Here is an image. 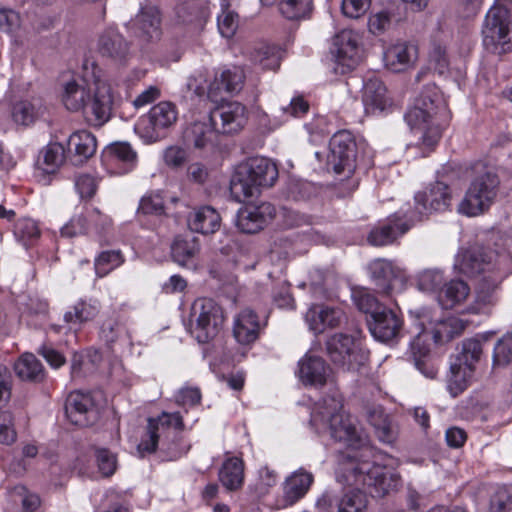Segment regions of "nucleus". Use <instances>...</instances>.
<instances>
[{"mask_svg":"<svg viewBox=\"0 0 512 512\" xmlns=\"http://www.w3.org/2000/svg\"><path fill=\"white\" fill-rule=\"evenodd\" d=\"M336 473L340 483L354 487L337 503L338 512H364L367 493L381 498L396 488L399 481L398 474L390 468L360 460L352 454L342 456Z\"/></svg>","mask_w":512,"mask_h":512,"instance_id":"obj_1","label":"nucleus"},{"mask_svg":"<svg viewBox=\"0 0 512 512\" xmlns=\"http://www.w3.org/2000/svg\"><path fill=\"white\" fill-rule=\"evenodd\" d=\"M84 64L85 77H91L94 88L90 90L77 84L75 81L65 85L63 103L70 111L83 110L87 122L93 126H102L112 114L114 96L110 84L102 78V70L94 63Z\"/></svg>","mask_w":512,"mask_h":512,"instance_id":"obj_2","label":"nucleus"},{"mask_svg":"<svg viewBox=\"0 0 512 512\" xmlns=\"http://www.w3.org/2000/svg\"><path fill=\"white\" fill-rule=\"evenodd\" d=\"M404 118L418 143L433 147L442 137L443 129L450 120V111L440 90L435 85H427Z\"/></svg>","mask_w":512,"mask_h":512,"instance_id":"obj_3","label":"nucleus"},{"mask_svg":"<svg viewBox=\"0 0 512 512\" xmlns=\"http://www.w3.org/2000/svg\"><path fill=\"white\" fill-rule=\"evenodd\" d=\"M311 425L318 433L328 432L335 441L341 442L348 448L362 449L361 454L351 451L347 454L357 455L358 459L370 453L365 447V439L358 432L351 416L343 409L341 396H326L316 403L310 419Z\"/></svg>","mask_w":512,"mask_h":512,"instance_id":"obj_4","label":"nucleus"},{"mask_svg":"<svg viewBox=\"0 0 512 512\" xmlns=\"http://www.w3.org/2000/svg\"><path fill=\"white\" fill-rule=\"evenodd\" d=\"M279 176L277 165L263 156L250 157L235 166L230 179V193L237 202H244L272 187Z\"/></svg>","mask_w":512,"mask_h":512,"instance_id":"obj_5","label":"nucleus"},{"mask_svg":"<svg viewBox=\"0 0 512 512\" xmlns=\"http://www.w3.org/2000/svg\"><path fill=\"white\" fill-rule=\"evenodd\" d=\"M482 356L483 344L475 338L462 341L456 354L451 356L447 390L452 397L459 396L472 384Z\"/></svg>","mask_w":512,"mask_h":512,"instance_id":"obj_6","label":"nucleus"},{"mask_svg":"<svg viewBox=\"0 0 512 512\" xmlns=\"http://www.w3.org/2000/svg\"><path fill=\"white\" fill-rule=\"evenodd\" d=\"M475 176L472 179L458 211L467 216H478L487 211L494 203L500 180L497 174L483 163L473 166Z\"/></svg>","mask_w":512,"mask_h":512,"instance_id":"obj_7","label":"nucleus"},{"mask_svg":"<svg viewBox=\"0 0 512 512\" xmlns=\"http://www.w3.org/2000/svg\"><path fill=\"white\" fill-rule=\"evenodd\" d=\"M485 49L493 54L512 50V1L499 0L488 10L482 27Z\"/></svg>","mask_w":512,"mask_h":512,"instance_id":"obj_8","label":"nucleus"},{"mask_svg":"<svg viewBox=\"0 0 512 512\" xmlns=\"http://www.w3.org/2000/svg\"><path fill=\"white\" fill-rule=\"evenodd\" d=\"M225 320L223 309L211 298L196 299L190 311L192 334L199 343H207L220 332Z\"/></svg>","mask_w":512,"mask_h":512,"instance_id":"obj_9","label":"nucleus"},{"mask_svg":"<svg viewBox=\"0 0 512 512\" xmlns=\"http://www.w3.org/2000/svg\"><path fill=\"white\" fill-rule=\"evenodd\" d=\"M326 350L332 363L343 371H357L367 359L366 354L356 344L355 338L344 333H336L329 337Z\"/></svg>","mask_w":512,"mask_h":512,"instance_id":"obj_10","label":"nucleus"},{"mask_svg":"<svg viewBox=\"0 0 512 512\" xmlns=\"http://www.w3.org/2000/svg\"><path fill=\"white\" fill-rule=\"evenodd\" d=\"M356 142L346 130L335 133L330 140L328 163L336 174L349 177L356 167Z\"/></svg>","mask_w":512,"mask_h":512,"instance_id":"obj_11","label":"nucleus"},{"mask_svg":"<svg viewBox=\"0 0 512 512\" xmlns=\"http://www.w3.org/2000/svg\"><path fill=\"white\" fill-rule=\"evenodd\" d=\"M415 209L408 212V220L412 223L421 221L423 216L432 212H441L448 209L451 201L449 187L443 182H435L423 192L415 195Z\"/></svg>","mask_w":512,"mask_h":512,"instance_id":"obj_12","label":"nucleus"},{"mask_svg":"<svg viewBox=\"0 0 512 512\" xmlns=\"http://www.w3.org/2000/svg\"><path fill=\"white\" fill-rule=\"evenodd\" d=\"M209 120L218 133L236 134L245 127L248 111L240 102H224L211 110Z\"/></svg>","mask_w":512,"mask_h":512,"instance_id":"obj_13","label":"nucleus"},{"mask_svg":"<svg viewBox=\"0 0 512 512\" xmlns=\"http://www.w3.org/2000/svg\"><path fill=\"white\" fill-rule=\"evenodd\" d=\"M177 119L176 105L170 101H161L150 109L138 127L141 129L143 126V136L154 142L163 137L165 131L171 128Z\"/></svg>","mask_w":512,"mask_h":512,"instance_id":"obj_14","label":"nucleus"},{"mask_svg":"<svg viewBox=\"0 0 512 512\" xmlns=\"http://www.w3.org/2000/svg\"><path fill=\"white\" fill-rule=\"evenodd\" d=\"M171 429L176 432L184 429L183 417L179 412H163L157 419L149 418L146 434L137 447L139 453L144 456L155 452L161 435L166 432L170 434Z\"/></svg>","mask_w":512,"mask_h":512,"instance_id":"obj_15","label":"nucleus"},{"mask_svg":"<svg viewBox=\"0 0 512 512\" xmlns=\"http://www.w3.org/2000/svg\"><path fill=\"white\" fill-rule=\"evenodd\" d=\"M99 55L117 65H124L131 58V43L114 27L104 29L97 40Z\"/></svg>","mask_w":512,"mask_h":512,"instance_id":"obj_16","label":"nucleus"},{"mask_svg":"<svg viewBox=\"0 0 512 512\" xmlns=\"http://www.w3.org/2000/svg\"><path fill=\"white\" fill-rule=\"evenodd\" d=\"M368 271L374 282L377 292L383 295H391L396 286L403 285L405 275L403 271L387 259H375L368 265Z\"/></svg>","mask_w":512,"mask_h":512,"instance_id":"obj_17","label":"nucleus"},{"mask_svg":"<svg viewBox=\"0 0 512 512\" xmlns=\"http://www.w3.org/2000/svg\"><path fill=\"white\" fill-rule=\"evenodd\" d=\"M313 483L314 475L305 468L300 467L292 472L282 484V496L277 501L278 507L287 508L295 505L306 496Z\"/></svg>","mask_w":512,"mask_h":512,"instance_id":"obj_18","label":"nucleus"},{"mask_svg":"<svg viewBox=\"0 0 512 512\" xmlns=\"http://www.w3.org/2000/svg\"><path fill=\"white\" fill-rule=\"evenodd\" d=\"M404 214L405 221L398 214L388 217L385 221L375 225L367 236V241L375 247H382L393 244L399 237L404 235L413 225Z\"/></svg>","mask_w":512,"mask_h":512,"instance_id":"obj_19","label":"nucleus"},{"mask_svg":"<svg viewBox=\"0 0 512 512\" xmlns=\"http://www.w3.org/2000/svg\"><path fill=\"white\" fill-rule=\"evenodd\" d=\"M345 321L346 315L341 308L324 304L311 305L305 314V322L316 335L340 327Z\"/></svg>","mask_w":512,"mask_h":512,"instance_id":"obj_20","label":"nucleus"},{"mask_svg":"<svg viewBox=\"0 0 512 512\" xmlns=\"http://www.w3.org/2000/svg\"><path fill=\"white\" fill-rule=\"evenodd\" d=\"M403 320L396 311L382 308L374 312L368 320L369 331L372 336L383 343L396 339L402 329Z\"/></svg>","mask_w":512,"mask_h":512,"instance_id":"obj_21","label":"nucleus"},{"mask_svg":"<svg viewBox=\"0 0 512 512\" xmlns=\"http://www.w3.org/2000/svg\"><path fill=\"white\" fill-rule=\"evenodd\" d=\"M336 63L341 66V73L353 69L358 61V37L352 30L340 31L333 40L331 49Z\"/></svg>","mask_w":512,"mask_h":512,"instance_id":"obj_22","label":"nucleus"},{"mask_svg":"<svg viewBox=\"0 0 512 512\" xmlns=\"http://www.w3.org/2000/svg\"><path fill=\"white\" fill-rule=\"evenodd\" d=\"M298 377L305 386L323 387L331 374L325 360L313 354H305L298 362Z\"/></svg>","mask_w":512,"mask_h":512,"instance_id":"obj_23","label":"nucleus"},{"mask_svg":"<svg viewBox=\"0 0 512 512\" xmlns=\"http://www.w3.org/2000/svg\"><path fill=\"white\" fill-rule=\"evenodd\" d=\"M275 213V207L268 202L245 207L238 212L237 226L244 233H256L274 218Z\"/></svg>","mask_w":512,"mask_h":512,"instance_id":"obj_24","label":"nucleus"},{"mask_svg":"<svg viewBox=\"0 0 512 512\" xmlns=\"http://www.w3.org/2000/svg\"><path fill=\"white\" fill-rule=\"evenodd\" d=\"M418 59V47L410 42L390 45L383 54L386 68L392 72H404L413 67Z\"/></svg>","mask_w":512,"mask_h":512,"instance_id":"obj_25","label":"nucleus"},{"mask_svg":"<svg viewBox=\"0 0 512 512\" xmlns=\"http://www.w3.org/2000/svg\"><path fill=\"white\" fill-rule=\"evenodd\" d=\"M244 80V72L239 67L217 71L207 88V96L216 102L222 93H237L242 89Z\"/></svg>","mask_w":512,"mask_h":512,"instance_id":"obj_26","label":"nucleus"},{"mask_svg":"<svg viewBox=\"0 0 512 512\" xmlns=\"http://www.w3.org/2000/svg\"><path fill=\"white\" fill-rule=\"evenodd\" d=\"M65 413L72 424L88 426L95 419L92 398L80 392L71 393L65 403Z\"/></svg>","mask_w":512,"mask_h":512,"instance_id":"obj_27","label":"nucleus"},{"mask_svg":"<svg viewBox=\"0 0 512 512\" xmlns=\"http://www.w3.org/2000/svg\"><path fill=\"white\" fill-rule=\"evenodd\" d=\"M261 323L258 315L250 308L241 310L233 322V336L242 345L255 342L260 334Z\"/></svg>","mask_w":512,"mask_h":512,"instance_id":"obj_28","label":"nucleus"},{"mask_svg":"<svg viewBox=\"0 0 512 512\" xmlns=\"http://www.w3.org/2000/svg\"><path fill=\"white\" fill-rule=\"evenodd\" d=\"M137 36L143 41H157L160 39L161 15L155 6H146L141 9L134 20Z\"/></svg>","mask_w":512,"mask_h":512,"instance_id":"obj_29","label":"nucleus"},{"mask_svg":"<svg viewBox=\"0 0 512 512\" xmlns=\"http://www.w3.org/2000/svg\"><path fill=\"white\" fill-rule=\"evenodd\" d=\"M362 101L367 114L383 112L391 105L385 85L380 79L375 77L365 81Z\"/></svg>","mask_w":512,"mask_h":512,"instance_id":"obj_30","label":"nucleus"},{"mask_svg":"<svg viewBox=\"0 0 512 512\" xmlns=\"http://www.w3.org/2000/svg\"><path fill=\"white\" fill-rule=\"evenodd\" d=\"M68 149L72 153L71 162L74 165H82L95 154L97 140L89 131H77L69 137Z\"/></svg>","mask_w":512,"mask_h":512,"instance_id":"obj_31","label":"nucleus"},{"mask_svg":"<svg viewBox=\"0 0 512 512\" xmlns=\"http://www.w3.org/2000/svg\"><path fill=\"white\" fill-rule=\"evenodd\" d=\"M215 128L210 123L194 121L183 132V140L195 149H212L216 143Z\"/></svg>","mask_w":512,"mask_h":512,"instance_id":"obj_32","label":"nucleus"},{"mask_svg":"<svg viewBox=\"0 0 512 512\" xmlns=\"http://www.w3.org/2000/svg\"><path fill=\"white\" fill-rule=\"evenodd\" d=\"M221 225L220 214L211 206L195 209L188 218L189 228L201 234H213Z\"/></svg>","mask_w":512,"mask_h":512,"instance_id":"obj_33","label":"nucleus"},{"mask_svg":"<svg viewBox=\"0 0 512 512\" xmlns=\"http://www.w3.org/2000/svg\"><path fill=\"white\" fill-rule=\"evenodd\" d=\"M101 304L94 298L79 299L64 313L63 319L67 324L78 325L92 321L97 317Z\"/></svg>","mask_w":512,"mask_h":512,"instance_id":"obj_34","label":"nucleus"},{"mask_svg":"<svg viewBox=\"0 0 512 512\" xmlns=\"http://www.w3.org/2000/svg\"><path fill=\"white\" fill-rule=\"evenodd\" d=\"M220 483L229 491L239 490L244 483V462L241 458L228 457L219 469Z\"/></svg>","mask_w":512,"mask_h":512,"instance_id":"obj_35","label":"nucleus"},{"mask_svg":"<svg viewBox=\"0 0 512 512\" xmlns=\"http://www.w3.org/2000/svg\"><path fill=\"white\" fill-rule=\"evenodd\" d=\"M176 18L182 24L202 25L209 17L208 6L202 0H185L175 8Z\"/></svg>","mask_w":512,"mask_h":512,"instance_id":"obj_36","label":"nucleus"},{"mask_svg":"<svg viewBox=\"0 0 512 512\" xmlns=\"http://www.w3.org/2000/svg\"><path fill=\"white\" fill-rule=\"evenodd\" d=\"M411 356L415 367L425 377L434 379L438 374V367L432 361L429 347L422 342L421 335H417L410 343Z\"/></svg>","mask_w":512,"mask_h":512,"instance_id":"obj_37","label":"nucleus"},{"mask_svg":"<svg viewBox=\"0 0 512 512\" xmlns=\"http://www.w3.org/2000/svg\"><path fill=\"white\" fill-rule=\"evenodd\" d=\"M488 262L480 249H468L459 253L456 257L455 268L467 276H475L485 271Z\"/></svg>","mask_w":512,"mask_h":512,"instance_id":"obj_38","label":"nucleus"},{"mask_svg":"<svg viewBox=\"0 0 512 512\" xmlns=\"http://www.w3.org/2000/svg\"><path fill=\"white\" fill-rule=\"evenodd\" d=\"M105 157L114 165L121 166V173L129 172L137 162V153L127 142H118L109 145Z\"/></svg>","mask_w":512,"mask_h":512,"instance_id":"obj_39","label":"nucleus"},{"mask_svg":"<svg viewBox=\"0 0 512 512\" xmlns=\"http://www.w3.org/2000/svg\"><path fill=\"white\" fill-rule=\"evenodd\" d=\"M367 418L369 423L374 427L375 433L380 441L392 443L395 440L397 433L396 428L381 406L370 408L367 412Z\"/></svg>","mask_w":512,"mask_h":512,"instance_id":"obj_40","label":"nucleus"},{"mask_svg":"<svg viewBox=\"0 0 512 512\" xmlns=\"http://www.w3.org/2000/svg\"><path fill=\"white\" fill-rule=\"evenodd\" d=\"M199 251L200 245L196 237L178 236L174 239L171 245L172 258L181 266H187L190 263H193V260Z\"/></svg>","mask_w":512,"mask_h":512,"instance_id":"obj_41","label":"nucleus"},{"mask_svg":"<svg viewBox=\"0 0 512 512\" xmlns=\"http://www.w3.org/2000/svg\"><path fill=\"white\" fill-rule=\"evenodd\" d=\"M470 288L462 280L446 283L438 295V301L444 309H451L462 303L469 295Z\"/></svg>","mask_w":512,"mask_h":512,"instance_id":"obj_42","label":"nucleus"},{"mask_svg":"<svg viewBox=\"0 0 512 512\" xmlns=\"http://www.w3.org/2000/svg\"><path fill=\"white\" fill-rule=\"evenodd\" d=\"M44 112V106L40 99L23 100L14 104L12 118L15 123L28 126L32 124Z\"/></svg>","mask_w":512,"mask_h":512,"instance_id":"obj_43","label":"nucleus"},{"mask_svg":"<svg viewBox=\"0 0 512 512\" xmlns=\"http://www.w3.org/2000/svg\"><path fill=\"white\" fill-rule=\"evenodd\" d=\"M467 323L462 319L451 316L438 321L432 330L433 340L442 344L462 334Z\"/></svg>","mask_w":512,"mask_h":512,"instance_id":"obj_44","label":"nucleus"},{"mask_svg":"<svg viewBox=\"0 0 512 512\" xmlns=\"http://www.w3.org/2000/svg\"><path fill=\"white\" fill-rule=\"evenodd\" d=\"M16 375L24 381L40 382L44 379L41 362L30 353L23 354L14 365Z\"/></svg>","mask_w":512,"mask_h":512,"instance_id":"obj_45","label":"nucleus"},{"mask_svg":"<svg viewBox=\"0 0 512 512\" xmlns=\"http://www.w3.org/2000/svg\"><path fill=\"white\" fill-rule=\"evenodd\" d=\"M251 60L262 69L276 70L280 66L281 51L276 46L261 44L251 52Z\"/></svg>","mask_w":512,"mask_h":512,"instance_id":"obj_46","label":"nucleus"},{"mask_svg":"<svg viewBox=\"0 0 512 512\" xmlns=\"http://www.w3.org/2000/svg\"><path fill=\"white\" fill-rule=\"evenodd\" d=\"M125 262V257L121 250H105L99 253L94 260V268L97 277L103 278L111 271L120 267Z\"/></svg>","mask_w":512,"mask_h":512,"instance_id":"obj_47","label":"nucleus"},{"mask_svg":"<svg viewBox=\"0 0 512 512\" xmlns=\"http://www.w3.org/2000/svg\"><path fill=\"white\" fill-rule=\"evenodd\" d=\"M41 158L39 159L40 168L50 174L58 170V168L64 163L65 160V149L60 143H49L42 151Z\"/></svg>","mask_w":512,"mask_h":512,"instance_id":"obj_48","label":"nucleus"},{"mask_svg":"<svg viewBox=\"0 0 512 512\" xmlns=\"http://www.w3.org/2000/svg\"><path fill=\"white\" fill-rule=\"evenodd\" d=\"M280 13L288 20L309 18L313 10V0H280Z\"/></svg>","mask_w":512,"mask_h":512,"instance_id":"obj_49","label":"nucleus"},{"mask_svg":"<svg viewBox=\"0 0 512 512\" xmlns=\"http://www.w3.org/2000/svg\"><path fill=\"white\" fill-rule=\"evenodd\" d=\"M137 215H165L164 199L160 191H151L146 193L140 199L137 209Z\"/></svg>","mask_w":512,"mask_h":512,"instance_id":"obj_50","label":"nucleus"},{"mask_svg":"<svg viewBox=\"0 0 512 512\" xmlns=\"http://www.w3.org/2000/svg\"><path fill=\"white\" fill-rule=\"evenodd\" d=\"M13 232L16 239L25 247L32 245L40 237L37 223L30 218L19 219L15 223Z\"/></svg>","mask_w":512,"mask_h":512,"instance_id":"obj_51","label":"nucleus"},{"mask_svg":"<svg viewBox=\"0 0 512 512\" xmlns=\"http://www.w3.org/2000/svg\"><path fill=\"white\" fill-rule=\"evenodd\" d=\"M352 299L360 311L370 314V318L374 312L381 311L382 308H385L367 288L353 290Z\"/></svg>","mask_w":512,"mask_h":512,"instance_id":"obj_52","label":"nucleus"},{"mask_svg":"<svg viewBox=\"0 0 512 512\" xmlns=\"http://www.w3.org/2000/svg\"><path fill=\"white\" fill-rule=\"evenodd\" d=\"M221 7L222 12L217 18L218 30L223 37L231 38L238 28V15L229 9L226 0H222Z\"/></svg>","mask_w":512,"mask_h":512,"instance_id":"obj_53","label":"nucleus"},{"mask_svg":"<svg viewBox=\"0 0 512 512\" xmlns=\"http://www.w3.org/2000/svg\"><path fill=\"white\" fill-rule=\"evenodd\" d=\"M444 284L442 271L426 269L417 276V287L424 292H436Z\"/></svg>","mask_w":512,"mask_h":512,"instance_id":"obj_54","label":"nucleus"},{"mask_svg":"<svg viewBox=\"0 0 512 512\" xmlns=\"http://www.w3.org/2000/svg\"><path fill=\"white\" fill-rule=\"evenodd\" d=\"M491 512H512V487H498L490 501Z\"/></svg>","mask_w":512,"mask_h":512,"instance_id":"obj_55","label":"nucleus"},{"mask_svg":"<svg viewBox=\"0 0 512 512\" xmlns=\"http://www.w3.org/2000/svg\"><path fill=\"white\" fill-rule=\"evenodd\" d=\"M512 361V335H504L494 348L493 364L497 366L507 365Z\"/></svg>","mask_w":512,"mask_h":512,"instance_id":"obj_56","label":"nucleus"},{"mask_svg":"<svg viewBox=\"0 0 512 512\" xmlns=\"http://www.w3.org/2000/svg\"><path fill=\"white\" fill-rule=\"evenodd\" d=\"M95 457L99 472L103 476L109 477L115 473L117 468V459L115 454L108 449L98 448L95 452Z\"/></svg>","mask_w":512,"mask_h":512,"instance_id":"obj_57","label":"nucleus"},{"mask_svg":"<svg viewBox=\"0 0 512 512\" xmlns=\"http://www.w3.org/2000/svg\"><path fill=\"white\" fill-rule=\"evenodd\" d=\"M400 19L396 18L390 10H382L369 18V30L373 34H381L386 31L392 22H398Z\"/></svg>","mask_w":512,"mask_h":512,"instance_id":"obj_58","label":"nucleus"},{"mask_svg":"<svg viewBox=\"0 0 512 512\" xmlns=\"http://www.w3.org/2000/svg\"><path fill=\"white\" fill-rule=\"evenodd\" d=\"M125 332V327L115 319L105 320L100 328V338L111 347Z\"/></svg>","mask_w":512,"mask_h":512,"instance_id":"obj_59","label":"nucleus"},{"mask_svg":"<svg viewBox=\"0 0 512 512\" xmlns=\"http://www.w3.org/2000/svg\"><path fill=\"white\" fill-rule=\"evenodd\" d=\"M97 180L90 174H80L75 177V189L81 199L92 198L97 191Z\"/></svg>","mask_w":512,"mask_h":512,"instance_id":"obj_60","label":"nucleus"},{"mask_svg":"<svg viewBox=\"0 0 512 512\" xmlns=\"http://www.w3.org/2000/svg\"><path fill=\"white\" fill-rule=\"evenodd\" d=\"M16 440V432L13 429L12 414L8 411L0 413V443L11 445Z\"/></svg>","mask_w":512,"mask_h":512,"instance_id":"obj_61","label":"nucleus"},{"mask_svg":"<svg viewBox=\"0 0 512 512\" xmlns=\"http://www.w3.org/2000/svg\"><path fill=\"white\" fill-rule=\"evenodd\" d=\"M164 162L171 168L182 167L188 159L187 150L179 146H170L164 151Z\"/></svg>","mask_w":512,"mask_h":512,"instance_id":"obj_62","label":"nucleus"},{"mask_svg":"<svg viewBox=\"0 0 512 512\" xmlns=\"http://www.w3.org/2000/svg\"><path fill=\"white\" fill-rule=\"evenodd\" d=\"M87 218V225L90 227V232L101 233L111 225V219L102 214L97 208H93L85 214Z\"/></svg>","mask_w":512,"mask_h":512,"instance_id":"obj_63","label":"nucleus"},{"mask_svg":"<svg viewBox=\"0 0 512 512\" xmlns=\"http://www.w3.org/2000/svg\"><path fill=\"white\" fill-rule=\"evenodd\" d=\"M87 218L85 215H79L72 218L69 223L61 228V235L64 237H74L80 234L90 232V227L87 225Z\"/></svg>","mask_w":512,"mask_h":512,"instance_id":"obj_64","label":"nucleus"}]
</instances>
